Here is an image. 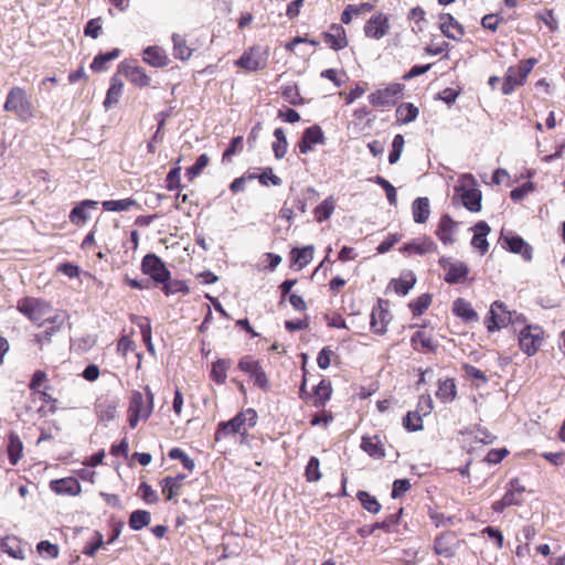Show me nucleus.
Here are the masks:
<instances>
[{
	"instance_id": "f257e3e1",
	"label": "nucleus",
	"mask_w": 565,
	"mask_h": 565,
	"mask_svg": "<svg viewBox=\"0 0 565 565\" xmlns=\"http://www.w3.org/2000/svg\"><path fill=\"white\" fill-rule=\"evenodd\" d=\"M3 109L13 114L18 120L26 122L34 117V107L23 87L13 86L7 94Z\"/></svg>"
},
{
	"instance_id": "f03ea898",
	"label": "nucleus",
	"mask_w": 565,
	"mask_h": 565,
	"mask_svg": "<svg viewBox=\"0 0 565 565\" xmlns=\"http://www.w3.org/2000/svg\"><path fill=\"white\" fill-rule=\"evenodd\" d=\"M454 191L452 201L458 196L468 211L477 213L481 210L482 193L477 188V180L471 173L460 175L459 183L454 186Z\"/></svg>"
},
{
	"instance_id": "7ed1b4c3",
	"label": "nucleus",
	"mask_w": 565,
	"mask_h": 565,
	"mask_svg": "<svg viewBox=\"0 0 565 565\" xmlns=\"http://www.w3.org/2000/svg\"><path fill=\"white\" fill-rule=\"evenodd\" d=\"M257 423V413L254 408H247L237 413L227 422H220L215 431V439L231 436L237 433L245 434L247 429L253 428Z\"/></svg>"
},
{
	"instance_id": "20e7f679",
	"label": "nucleus",
	"mask_w": 565,
	"mask_h": 565,
	"mask_svg": "<svg viewBox=\"0 0 565 565\" xmlns=\"http://www.w3.org/2000/svg\"><path fill=\"white\" fill-rule=\"evenodd\" d=\"M17 309L29 320L42 327L44 317L52 311V306L43 299L24 297L18 301Z\"/></svg>"
},
{
	"instance_id": "39448f33",
	"label": "nucleus",
	"mask_w": 565,
	"mask_h": 565,
	"mask_svg": "<svg viewBox=\"0 0 565 565\" xmlns=\"http://www.w3.org/2000/svg\"><path fill=\"white\" fill-rule=\"evenodd\" d=\"M514 317H519L516 311L508 310L507 306L500 301H494L489 311V318H487V329L489 332H494L509 324H515Z\"/></svg>"
},
{
	"instance_id": "423d86ee",
	"label": "nucleus",
	"mask_w": 565,
	"mask_h": 565,
	"mask_svg": "<svg viewBox=\"0 0 565 565\" xmlns=\"http://www.w3.org/2000/svg\"><path fill=\"white\" fill-rule=\"evenodd\" d=\"M141 270L150 280L162 284L171 278V273L163 260L156 254H147L141 260Z\"/></svg>"
},
{
	"instance_id": "0eeeda50",
	"label": "nucleus",
	"mask_w": 565,
	"mask_h": 565,
	"mask_svg": "<svg viewBox=\"0 0 565 565\" xmlns=\"http://www.w3.org/2000/svg\"><path fill=\"white\" fill-rule=\"evenodd\" d=\"M405 89L404 84L394 83L390 84L385 88L377 89L376 92L369 95V102L374 107H391L403 96Z\"/></svg>"
},
{
	"instance_id": "6e6552de",
	"label": "nucleus",
	"mask_w": 565,
	"mask_h": 565,
	"mask_svg": "<svg viewBox=\"0 0 565 565\" xmlns=\"http://www.w3.org/2000/svg\"><path fill=\"white\" fill-rule=\"evenodd\" d=\"M237 366L242 372L249 375L255 386L263 391L269 390L268 377L258 360H255L250 355H245L239 360Z\"/></svg>"
},
{
	"instance_id": "1a4fd4ad",
	"label": "nucleus",
	"mask_w": 565,
	"mask_h": 565,
	"mask_svg": "<svg viewBox=\"0 0 565 565\" xmlns=\"http://www.w3.org/2000/svg\"><path fill=\"white\" fill-rule=\"evenodd\" d=\"M235 64L248 72L263 70L267 64V53L260 46H253L245 51Z\"/></svg>"
},
{
	"instance_id": "9d476101",
	"label": "nucleus",
	"mask_w": 565,
	"mask_h": 565,
	"mask_svg": "<svg viewBox=\"0 0 565 565\" xmlns=\"http://www.w3.org/2000/svg\"><path fill=\"white\" fill-rule=\"evenodd\" d=\"M439 265L446 271L445 281L450 285L461 282L469 274V267L465 263L448 257H441Z\"/></svg>"
},
{
	"instance_id": "9b49d317",
	"label": "nucleus",
	"mask_w": 565,
	"mask_h": 565,
	"mask_svg": "<svg viewBox=\"0 0 565 565\" xmlns=\"http://www.w3.org/2000/svg\"><path fill=\"white\" fill-rule=\"evenodd\" d=\"M542 330L539 327L526 326L519 335L520 349L529 356L536 353L542 344Z\"/></svg>"
},
{
	"instance_id": "f8f14e48",
	"label": "nucleus",
	"mask_w": 565,
	"mask_h": 565,
	"mask_svg": "<svg viewBox=\"0 0 565 565\" xmlns=\"http://www.w3.org/2000/svg\"><path fill=\"white\" fill-rule=\"evenodd\" d=\"M153 409V394L146 387V396L139 391H134L130 398L128 412H135L142 415V419L149 418Z\"/></svg>"
},
{
	"instance_id": "ddd939ff",
	"label": "nucleus",
	"mask_w": 565,
	"mask_h": 565,
	"mask_svg": "<svg viewBox=\"0 0 565 565\" xmlns=\"http://www.w3.org/2000/svg\"><path fill=\"white\" fill-rule=\"evenodd\" d=\"M500 243L513 254H520L525 262L532 260L533 248L519 235H501Z\"/></svg>"
},
{
	"instance_id": "4468645a",
	"label": "nucleus",
	"mask_w": 565,
	"mask_h": 565,
	"mask_svg": "<svg viewBox=\"0 0 565 565\" xmlns=\"http://www.w3.org/2000/svg\"><path fill=\"white\" fill-rule=\"evenodd\" d=\"M388 17L382 12L372 15L364 25V34L366 38L380 40L390 31Z\"/></svg>"
},
{
	"instance_id": "2eb2a0df",
	"label": "nucleus",
	"mask_w": 565,
	"mask_h": 565,
	"mask_svg": "<svg viewBox=\"0 0 565 565\" xmlns=\"http://www.w3.org/2000/svg\"><path fill=\"white\" fill-rule=\"evenodd\" d=\"M326 137L320 126L313 125L306 128L298 142L300 153L306 154L312 151L315 145H324Z\"/></svg>"
},
{
	"instance_id": "dca6fc26",
	"label": "nucleus",
	"mask_w": 565,
	"mask_h": 565,
	"mask_svg": "<svg viewBox=\"0 0 565 565\" xmlns=\"http://www.w3.org/2000/svg\"><path fill=\"white\" fill-rule=\"evenodd\" d=\"M66 319L67 315L65 312L45 318L43 324L49 323L51 326L47 327L43 333L35 334L34 338V341L40 345L41 349L44 344H50L52 342V337L62 329Z\"/></svg>"
},
{
	"instance_id": "f3484780",
	"label": "nucleus",
	"mask_w": 565,
	"mask_h": 565,
	"mask_svg": "<svg viewBox=\"0 0 565 565\" xmlns=\"http://www.w3.org/2000/svg\"><path fill=\"white\" fill-rule=\"evenodd\" d=\"M383 301L380 299L377 305L373 307L370 316V327L375 334L383 335L387 331V324L391 320L388 310L382 306Z\"/></svg>"
},
{
	"instance_id": "a211bd4d",
	"label": "nucleus",
	"mask_w": 565,
	"mask_h": 565,
	"mask_svg": "<svg viewBox=\"0 0 565 565\" xmlns=\"http://www.w3.org/2000/svg\"><path fill=\"white\" fill-rule=\"evenodd\" d=\"M439 24L440 31L448 39L460 41L465 35L463 26L450 13H441Z\"/></svg>"
},
{
	"instance_id": "6ab92c4d",
	"label": "nucleus",
	"mask_w": 565,
	"mask_h": 565,
	"mask_svg": "<svg viewBox=\"0 0 565 565\" xmlns=\"http://www.w3.org/2000/svg\"><path fill=\"white\" fill-rule=\"evenodd\" d=\"M322 36L333 51H340L349 44L344 28L338 23L331 24L329 31L323 32Z\"/></svg>"
},
{
	"instance_id": "aec40b11",
	"label": "nucleus",
	"mask_w": 565,
	"mask_h": 565,
	"mask_svg": "<svg viewBox=\"0 0 565 565\" xmlns=\"http://www.w3.org/2000/svg\"><path fill=\"white\" fill-rule=\"evenodd\" d=\"M458 226V222L454 221L448 214H444L439 220L435 234L443 244L451 245L455 243L452 235L457 232Z\"/></svg>"
},
{
	"instance_id": "412c9836",
	"label": "nucleus",
	"mask_w": 565,
	"mask_h": 565,
	"mask_svg": "<svg viewBox=\"0 0 565 565\" xmlns=\"http://www.w3.org/2000/svg\"><path fill=\"white\" fill-rule=\"evenodd\" d=\"M118 71L124 73L125 76L135 85L146 87L150 84V77L146 74L145 70L132 65L128 62H121Z\"/></svg>"
},
{
	"instance_id": "4be33fe9",
	"label": "nucleus",
	"mask_w": 565,
	"mask_h": 565,
	"mask_svg": "<svg viewBox=\"0 0 565 565\" xmlns=\"http://www.w3.org/2000/svg\"><path fill=\"white\" fill-rule=\"evenodd\" d=\"M97 204L98 202L93 200H84L76 204L68 216L71 223L83 225L90 217L88 210L96 209Z\"/></svg>"
},
{
	"instance_id": "5701e85b",
	"label": "nucleus",
	"mask_w": 565,
	"mask_h": 565,
	"mask_svg": "<svg viewBox=\"0 0 565 565\" xmlns=\"http://www.w3.org/2000/svg\"><path fill=\"white\" fill-rule=\"evenodd\" d=\"M437 249L436 243L429 237H423L422 239H414L405 244L401 250L408 254L424 255L434 253Z\"/></svg>"
},
{
	"instance_id": "b1692460",
	"label": "nucleus",
	"mask_w": 565,
	"mask_h": 565,
	"mask_svg": "<svg viewBox=\"0 0 565 565\" xmlns=\"http://www.w3.org/2000/svg\"><path fill=\"white\" fill-rule=\"evenodd\" d=\"M473 231L475 235L472 236L471 245L475 248L479 249L480 253L483 255L487 253L489 247L487 235L490 233V226L488 225L487 222L480 221L475 225Z\"/></svg>"
},
{
	"instance_id": "393cba45",
	"label": "nucleus",
	"mask_w": 565,
	"mask_h": 565,
	"mask_svg": "<svg viewBox=\"0 0 565 565\" xmlns=\"http://www.w3.org/2000/svg\"><path fill=\"white\" fill-rule=\"evenodd\" d=\"M143 61L153 67H164L169 64V57L159 46H148L143 50Z\"/></svg>"
},
{
	"instance_id": "a878e982",
	"label": "nucleus",
	"mask_w": 565,
	"mask_h": 565,
	"mask_svg": "<svg viewBox=\"0 0 565 565\" xmlns=\"http://www.w3.org/2000/svg\"><path fill=\"white\" fill-rule=\"evenodd\" d=\"M452 312L455 316L461 318L465 322L478 321L479 318L471 303L463 298H458L454 301Z\"/></svg>"
},
{
	"instance_id": "bb28decb",
	"label": "nucleus",
	"mask_w": 565,
	"mask_h": 565,
	"mask_svg": "<svg viewBox=\"0 0 565 565\" xmlns=\"http://www.w3.org/2000/svg\"><path fill=\"white\" fill-rule=\"evenodd\" d=\"M455 536L452 533H444L435 539L434 550L436 554L444 556L446 558L455 555L454 547Z\"/></svg>"
},
{
	"instance_id": "cd10ccee",
	"label": "nucleus",
	"mask_w": 565,
	"mask_h": 565,
	"mask_svg": "<svg viewBox=\"0 0 565 565\" xmlns=\"http://www.w3.org/2000/svg\"><path fill=\"white\" fill-rule=\"evenodd\" d=\"M361 449L375 459L385 457V451L379 436H363Z\"/></svg>"
},
{
	"instance_id": "c85d7f7f",
	"label": "nucleus",
	"mask_w": 565,
	"mask_h": 565,
	"mask_svg": "<svg viewBox=\"0 0 565 565\" xmlns=\"http://www.w3.org/2000/svg\"><path fill=\"white\" fill-rule=\"evenodd\" d=\"M51 490L57 494L74 495L79 492L81 484L74 478H65L51 481Z\"/></svg>"
},
{
	"instance_id": "c756f323",
	"label": "nucleus",
	"mask_w": 565,
	"mask_h": 565,
	"mask_svg": "<svg viewBox=\"0 0 565 565\" xmlns=\"http://www.w3.org/2000/svg\"><path fill=\"white\" fill-rule=\"evenodd\" d=\"M457 396V387L452 379L439 380L436 397L444 404L451 403Z\"/></svg>"
},
{
	"instance_id": "7c9ffc66",
	"label": "nucleus",
	"mask_w": 565,
	"mask_h": 565,
	"mask_svg": "<svg viewBox=\"0 0 565 565\" xmlns=\"http://www.w3.org/2000/svg\"><path fill=\"white\" fill-rule=\"evenodd\" d=\"M315 247L313 245H307L305 247H295L290 252L291 262L298 266V269L306 267L313 258Z\"/></svg>"
},
{
	"instance_id": "2f4dec72",
	"label": "nucleus",
	"mask_w": 565,
	"mask_h": 565,
	"mask_svg": "<svg viewBox=\"0 0 565 565\" xmlns=\"http://www.w3.org/2000/svg\"><path fill=\"white\" fill-rule=\"evenodd\" d=\"M413 218L415 223H425L430 215L428 198H417L412 204Z\"/></svg>"
},
{
	"instance_id": "473e14b6",
	"label": "nucleus",
	"mask_w": 565,
	"mask_h": 565,
	"mask_svg": "<svg viewBox=\"0 0 565 565\" xmlns=\"http://www.w3.org/2000/svg\"><path fill=\"white\" fill-rule=\"evenodd\" d=\"M184 479L185 475L179 473L175 477H166L161 480L162 493L167 500H172L178 494Z\"/></svg>"
},
{
	"instance_id": "72a5a7b5",
	"label": "nucleus",
	"mask_w": 565,
	"mask_h": 565,
	"mask_svg": "<svg viewBox=\"0 0 565 565\" xmlns=\"http://www.w3.org/2000/svg\"><path fill=\"white\" fill-rule=\"evenodd\" d=\"M1 551L15 559H24V552L15 536H6L0 541Z\"/></svg>"
},
{
	"instance_id": "f704fd0d",
	"label": "nucleus",
	"mask_w": 565,
	"mask_h": 565,
	"mask_svg": "<svg viewBox=\"0 0 565 565\" xmlns=\"http://www.w3.org/2000/svg\"><path fill=\"white\" fill-rule=\"evenodd\" d=\"M173 42V56L181 61H188L193 53V50L188 46L186 40L183 35L173 33L172 34Z\"/></svg>"
},
{
	"instance_id": "c9c22d12",
	"label": "nucleus",
	"mask_w": 565,
	"mask_h": 565,
	"mask_svg": "<svg viewBox=\"0 0 565 565\" xmlns=\"http://www.w3.org/2000/svg\"><path fill=\"white\" fill-rule=\"evenodd\" d=\"M124 84L120 78H118L116 75L111 77L110 86L107 90L105 100H104V107L106 109H109L113 107V105L117 104L119 100V97L122 93Z\"/></svg>"
},
{
	"instance_id": "e433bc0d",
	"label": "nucleus",
	"mask_w": 565,
	"mask_h": 565,
	"mask_svg": "<svg viewBox=\"0 0 565 565\" xmlns=\"http://www.w3.org/2000/svg\"><path fill=\"white\" fill-rule=\"evenodd\" d=\"M23 444L15 433H10L8 437V455L12 466H15L22 457Z\"/></svg>"
},
{
	"instance_id": "4c0bfd02",
	"label": "nucleus",
	"mask_w": 565,
	"mask_h": 565,
	"mask_svg": "<svg viewBox=\"0 0 565 565\" xmlns=\"http://www.w3.org/2000/svg\"><path fill=\"white\" fill-rule=\"evenodd\" d=\"M232 362L228 359H218L212 363L211 377L217 384H224L227 377V370Z\"/></svg>"
},
{
	"instance_id": "58836bf2",
	"label": "nucleus",
	"mask_w": 565,
	"mask_h": 565,
	"mask_svg": "<svg viewBox=\"0 0 565 565\" xmlns=\"http://www.w3.org/2000/svg\"><path fill=\"white\" fill-rule=\"evenodd\" d=\"M313 393H315L313 394V397H315L313 404H315V406L316 407L324 406L327 401L330 399V396H331V393H332L330 381L322 379L320 381V383L315 387V392Z\"/></svg>"
},
{
	"instance_id": "ea45409f",
	"label": "nucleus",
	"mask_w": 565,
	"mask_h": 565,
	"mask_svg": "<svg viewBox=\"0 0 565 565\" xmlns=\"http://www.w3.org/2000/svg\"><path fill=\"white\" fill-rule=\"evenodd\" d=\"M524 81L519 77L514 67H509L503 77L502 94L511 95L516 86L523 85Z\"/></svg>"
},
{
	"instance_id": "a19ab883",
	"label": "nucleus",
	"mask_w": 565,
	"mask_h": 565,
	"mask_svg": "<svg viewBox=\"0 0 565 565\" xmlns=\"http://www.w3.org/2000/svg\"><path fill=\"white\" fill-rule=\"evenodd\" d=\"M335 209V201L333 196H328L313 210L317 222L321 223L330 218Z\"/></svg>"
},
{
	"instance_id": "79ce46f5",
	"label": "nucleus",
	"mask_w": 565,
	"mask_h": 565,
	"mask_svg": "<svg viewBox=\"0 0 565 565\" xmlns=\"http://www.w3.org/2000/svg\"><path fill=\"white\" fill-rule=\"evenodd\" d=\"M151 514L146 510H136L129 516V527L134 531H139L150 524Z\"/></svg>"
},
{
	"instance_id": "37998d69",
	"label": "nucleus",
	"mask_w": 565,
	"mask_h": 565,
	"mask_svg": "<svg viewBox=\"0 0 565 565\" xmlns=\"http://www.w3.org/2000/svg\"><path fill=\"white\" fill-rule=\"evenodd\" d=\"M418 114V108L412 103H403L396 109V116L403 124H409L414 121Z\"/></svg>"
},
{
	"instance_id": "c03bdc74",
	"label": "nucleus",
	"mask_w": 565,
	"mask_h": 565,
	"mask_svg": "<svg viewBox=\"0 0 565 565\" xmlns=\"http://www.w3.org/2000/svg\"><path fill=\"white\" fill-rule=\"evenodd\" d=\"M120 53L121 51L119 49H113L109 52L97 54L90 64V68L94 72H100L105 70V64L117 58L120 55Z\"/></svg>"
},
{
	"instance_id": "a18cd8bd",
	"label": "nucleus",
	"mask_w": 565,
	"mask_h": 565,
	"mask_svg": "<svg viewBox=\"0 0 565 565\" xmlns=\"http://www.w3.org/2000/svg\"><path fill=\"white\" fill-rule=\"evenodd\" d=\"M105 211L122 212L129 211L132 206L137 205L136 200L127 198L122 200H109L102 203Z\"/></svg>"
},
{
	"instance_id": "49530a36",
	"label": "nucleus",
	"mask_w": 565,
	"mask_h": 565,
	"mask_svg": "<svg viewBox=\"0 0 565 565\" xmlns=\"http://www.w3.org/2000/svg\"><path fill=\"white\" fill-rule=\"evenodd\" d=\"M402 513L403 509H399L396 513L387 515L383 521L374 523L369 530V534L373 533L377 529L391 532L392 529L399 523Z\"/></svg>"
},
{
	"instance_id": "de8ad7c7",
	"label": "nucleus",
	"mask_w": 565,
	"mask_h": 565,
	"mask_svg": "<svg viewBox=\"0 0 565 565\" xmlns=\"http://www.w3.org/2000/svg\"><path fill=\"white\" fill-rule=\"evenodd\" d=\"M274 137L276 138V141L273 143L275 158L281 159L285 157L288 147L287 138L282 128H276L274 131Z\"/></svg>"
},
{
	"instance_id": "09e8293b",
	"label": "nucleus",
	"mask_w": 565,
	"mask_h": 565,
	"mask_svg": "<svg viewBox=\"0 0 565 565\" xmlns=\"http://www.w3.org/2000/svg\"><path fill=\"white\" fill-rule=\"evenodd\" d=\"M356 498L361 502L362 507L370 513L376 514L381 511L382 507L380 502L369 492L361 490L356 493Z\"/></svg>"
},
{
	"instance_id": "8fccbe9b",
	"label": "nucleus",
	"mask_w": 565,
	"mask_h": 565,
	"mask_svg": "<svg viewBox=\"0 0 565 565\" xmlns=\"http://www.w3.org/2000/svg\"><path fill=\"white\" fill-rule=\"evenodd\" d=\"M412 345L415 350H418L417 344L419 343L423 349L426 351H435L436 344L433 341V338L428 335L425 331H416L411 338Z\"/></svg>"
},
{
	"instance_id": "3c124183",
	"label": "nucleus",
	"mask_w": 565,
	"mask_h": 565,
	"mask_svg": "<svg viewBox=\"0 0 565 565\" xmlns=\"http://www.w3.org/2000/svg\"><path fill=\"white\" fill-rule=\"evenodd\" d=\"M403 426L408 431H418L424 428L419 411H409L403 418Z\"/></svg>"
},
{
	"instance_id": "603ef678",
	"label": "nucleus",
	"mask_w": 565,
	"mask_h": 565,
	"mask_svg": "<svg viewBox=\"0 0 565 565\" xmlns=\"http://www.w3.org/2000/svg\"><path fill=\"white\" fill-rule=\"evenodd\" d=\"M162 291L166 296H171L175 294L186 295L190 292L188 285L182 280H171V278L164 282H162Z\"/></svg>"
},
{
	"instance_id": "864d4df0",
	"label": "nucleus",
	"mask_w": 565,
	"mask_h": 565,
	"mask_svg": "<svg viewBox=\"0 0 565 565\" xmlns=\"http://www.w3.org/2000/svg\"><path fill=\"white\" fill-rule=\"evenodd\" d=\"M305 476L308 482H317L321 479L320 461L317 457H310L306 466Z\"/></svg>"
},
{
	"instance_id": "5fc2aeb1",
	"label": "nucleus",
	"mask_w": 565,
	"mask_h": 565,
	"mask_svg": "<svg viewBox=\"0 0 565 565\" xmlns=\"http://www.w3.org/2000/svg\"><path fill=\"white\" fill-rule=\"evenodd\" d=\"M105 545L104 536L100 532L95 531L92 541L87 542L82 551L84 555L94 557L99 548Z\"/></svg>"
},
{
	"instance_id": "6e6d98bb",
	"label": "nucleus",
	"mask_w": 565,
	"mask_h": 565,
	"mask_svg": "<svg viewBox=\"0 0 565 565\" xmlns=\"http://www.w3.org/2000/svg\"><path fill=\"white\" fill-rule=\"evenodd\" d=\"M210 158L206 153H202L196 158V161L193 166L186 169L185 177L192 181L196 178L202 170L209 164Z\"/></svg>"
},
{
	"instance_id": "4d7b16f0",
	"label": "nucleus",
	"mask_w": 565,
	"mask_h": 565,
	"mask_svg": "<svg viewBox=\"0 0 565 565\" xmlns=\"http://www.w3.org/2000/svg\"><path fill=\"white\" fill-rule=\"evenodd\" d=\"M404 145H405L404 136L401 134L395 135L393 142H392V150L388 154V162L391 164H395L399 160L403 149H404Z\"/></svg>"
},
{
	"instance_id": "13d9d810",
	"label": "nucleus",
	"mask_w": 565,
	"mask_h": 565,
	"mask_svg": "<svg viewBox=\"0 0 565 565\" xmlns=\"http://www.w3.org/2000/svg\"><path fill=\"white\" fill-rule=\"evenodd\" d=\"M374 182L385 191L388 203L395 206L397 204L396 189L385 178L381 175H376L374 178Z\"/></svg>"
},
{
	"instance_id": "bf43d9fd",
	"label": "nucleus",
	"mask_w": 565,
	"mask_h": 565,
	"mask_svg": "<svg viewBox=\"0 0 565 565\" xmlns=\"http://www.w3.org/2000/svg\"><path fill=\"white\" fill-rule=\"evenodd\" d=\"M282 97L291 105H301L303 103L302 97L300 96L299 89L297 85H287L281 88Z\"/></svg>"
},
{
	"instance_id": "052dcab7",
	"label": "nucleus",
	"mask_w": 565,
	"mask_h": 565,
	"mask_svg": "<svg viewBox=\"0 0 565 565\" xmlns=\"http://www.w3.org/2000/svg\"><path fill=\"white\" fill-rule=\"evenodd\" d=\"M431 302V296L429 294L420 295L415 301L409 303V308L412 313L416 316H420L424 311L429 307Z\"/></svg>"
},
{
	"instance_id": "680f3d73",
	"label": "nucleus",
	"mask_w": 565,
	"mask_h": 565,
	"mask_svg": "<svg viewBox=\"0 0 565 565\" xmlns=\"http://www.w3.org/2000/svg\"><path fill=\"white\" fill-rule=\"evenodd\" d=\"M168 455L173 460H180L182 466L189 471H192L195 467L193 459H191L181 448L174 447L170 449Z\"/></svg>"
},
{
	"instance_id": "e2e57ef3",
	"label": "nucleus",
	"mask_w": 565,
	"mask_h": 565,
	"mask_svg": "<svg viewBox=\"0 0 565 565\" xmlns=\"http://www.w3.org/2000/svg\"><path fill=\"white\" fill-rule=\"evenodd\" d=\"M36 551L40 555L46 556L49 558H56L60 553L58 546L49 541L39 542L36 545Z\"/></svg>"
},
{
	"instance_id": "0e129e2a",
	"label": "nucleus",
	"mask_w": 565,
	"mask_h": 565,
	"mask_svg": "<svg viewBox=\"0 0 565 565\" xmlns=\"http://www.w3.org/2000/svg\"><path fill=\"white\" fill-rule=\"evenodd\" d=\"M180 173H181L180 167L172 168L168 172V175L166 178V183H167L166 186L169 191H173V190L182 188Z\"/></svg>"
},
{
	"instance_id": "69168bd1",
	"label": "nucleus",
	"mask_w": 565,
	"mask_h": 565,
	"mask_svg": "<svg viewBox=\"0 0 565 565\" xmlns=\"http://www.w3.org/2000/svg\"><path fill=\"white\" fill-rule=\"evenodd\" d=\"M394 284V290L396 294L406 296L409 290L414 287L416 282V278L411 275V279H395L392 281Z\"/></svg>"
},
{
	"instance_id": "338daca9",
	"label": "nucleus",
	"mask_w": 565,
	"mask_h": 565,
	"mask_svg": "<svg viewBox=\"0 0 565 565\" xmlns=\"http://www.w3.org/2000/svg\"><path fill=\"white\" fill-rule=\"evenodd\" d=\"M138 492L141 495L142 500L148 504L157 503L159 500L157 492L147 482L140 483Z\"/></svg>"
},
{
	"instance_id": "774afa93",
	"label": "nucleus",
	"mask_w": 565,
	"mask_h": 565,
	"mask_svg": "<svg viewBox=\"0 0 565 565\" xmlns=\"http://www.w3.org/2000/svg\"><path fill=\"white\" fill-rule=\"evenodd\" d=\"M97 413L102 420H113L116 417L117 408L114 404L102 403L97 406Z\"/></svg>"
}]
</instances>
